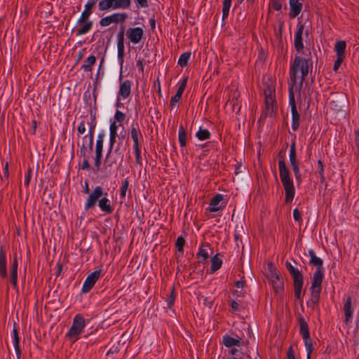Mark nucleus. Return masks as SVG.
<instances>
[{"label":"nucleus","mask_w":359,"mask_h":359,"mask_svg":"<svg viewBox=\"0 0 359 359\" xmlns=\"http://www.w3.org/2000/svg\"><path fill=\"white\" fill-rule=\"evenodd\" d=\"M149 23H150L151 29L152 30H154V29L156 27V21H155L154 18H152L149 20Z\"/></svg>","instance_id":"obj_64"},{"label":"nucleus","mask_w":359,"mask_h":359,"mask_svg":"<svg viewBox=\"0 0 359 359\" xmlns=\"http://www.w3.org/2000/svg\"><path fill=\"white\" fill-rule=\"evenodd\" d=\"M311 60L309 59L302 58L300 56H296L290 67V81L291 86L296 84L297 79V73L301 72L300 86H302L305 78L307 76L309 71Z\"/></svg>","instance_id":"obj_3"},{"label":"nucleus","mask_w":359,"mask_h":359,"mask_svg":"<svg viewBox=\"0 0 359 359\" xmlns=\"http://www.w3.org/2000/svg\"><path fill=\"white\" fill-rule=\"evenodd\" d=\"M191 57L190 52H185L182 53L178 60V65L181 67H185L187 65L188 60Z\"/></svg>","instance_id":"obj_39"},{"label":"nucleus","mask_w":359,"mask_h":359,"mask_svg":"<svg viewBox=\"0 0 359 359\" xmlns=\"http://www.w3.org/2000/svg\"><path fill=\"white\" fill-rule=\"evenodd\" d=\"M344 58L345 57H341V56L340 57L337 56V60H335L334 64V67H333V70L334 72H337L338 70V69L339 68L341 64L344 61Z\"/></svg>","instance_id":"obj_49"},{"label":"nucleus","mask_w":359,"mask_h":359,"mask_svg":"<svg viewBox=\"0 0 359 359\" xmlns=\"http://www.w3.org/2000/svg\"><path fill=\"white\" fill-rule=\"evenodd\" d=\"M9 177V171H8V163H6L4 168V175L1 176V179L3 180V177H5L6 180L8 179Z\"/></svg>","instance_id":"obj_57"},{"label":"nucleus","mask_w":359,"mask_h":359,"mask_svg":"<svg viewBox=\"0 0 359 359\" xmlns=\"http://www.w3.org/2000/svg\"><path fill=\"white\" fill-rule=\"evenodd\" d=\"M126 118V115L121 111L117 110L115 113V119L117 122L122 123Z\"/></svg>","instance_id":"obj_47"},{"label":"nucleus","mask_w":359,"mask_h":359,"mask_svg":"<svg viewBox=\"0 0 359 359\" xmlns=\"http://www.w3.org/2000/svg\"><path fill=\"white\" fill-rule=\"evenodd\" d=\"M271 6L274 10H276L277 11H279L281 10L282 4H281L280 1H279V0H271Z\"/></svg>","instance_id":"obj_48"},{"label":"nucleus","mask_w":359,"mask_h":359,"mask_svg":"<svg viewBox=\"0 0 359 359\" xmlns=\"http://www.w3.org/2000/svg\"><path fill=\"white\" fill-rule=\"evenodd\" d=\"M218 254L215 255L211 259L210 270L212 273L220 269L222 264V260L218 257Z\"/></svg>","instance_id":"obj_33"},{"label":"nucleus","mask_w":359,"mask_h":359,"mask_svg":"<svg viewBox=\"0 0 359 359\" xmlns=\"http://www.w3.org/2000/svg\"><path fill=\"white\" fill-rule=\"evenodd\" d=\"M196 136L199 140L203 141L210 137V133L207 129L200 128Z\"/></svg>","instance_id":"obj_37"},{"label":"nucleus","mask_w":359,"mask_h":359,"mask_svg":"<svg viewBox=\"0 0 359 359\" xmlns=\"http://www.w3.org/2000/svg\"><path fill=\"white\" fill-rule=\"evenodd\" d=\"M318 165L319 169V174L321 177V179H324V168H323V163L321 160L318 161Z\"/></svg>","instance_id":"obj_53"},{"label":"nucleus","mask_w":359,"mask_h":359,"mask_svg":"<svg viewBox=\"0 0 359 359\" xmlns=\"http://www.w3.org/2000/svg\"><path fill=\"white\" fill-rule=\"evenodd\" d=\"M144 34L143 29L141 27L129 28L126 32V36L133 43H138Z\"/></svg>","instance_id":"obj_14"},{"label":"nucleus","mask_w":359,"mask_h":359,"mask_svg":"<svg viewBox=\"0 0 359 359\" xmlns=\"http://www.w3.org/2000/svg\"><path fill=\"white\" fill-rule=\"evenodd\" d=\"M116 135H114V136L113 135H110L109 149V151H108L107 156H106V160L107 161V159L110 158V154L111 153L113 147H114V143L116 142Z\"/></svg>","instance_id":"obj_45"},{"label":"nucleus","mask_w":359,"mask_h":359,"mask_svg":"<svg viewBox=\"0 0 359 359\" xmlns=\"http://www.w3.org/2000/svg\"><path fill=\"white\" fill-rule=\"evenodd\" d=\"M130 135L133 141V147H140L139 136H141L142 135L140 130L133 126L130 130Z\"/></svg>","instance_id":"obj_32"},{"label":"nucleus","mask_w":359,"mask_h":359,"mask_svg":"<svg viewBox=\"0 0 359 359\" xmlns=\"http://www.w3.org/2000/svg\"><path fill=\"white\" fill-rule=\"evenodd\" d=\"M232 0H223V7H222V18L224 20L229 15V9L231 5Z\"/></svg>","instance_id":"obj_38"},{"label":"nucleus","mask_w":359,"mask_h":359,"mask_svg":"<svg viewBox=\"0 0 359 359\" xmlns=\"http://www.w3.org/2000/svg\"><path fill=\"white\" fill-rule=\"evenodd\" d=\"M116 130H117V126L116 125V123L113 122L110 125V135H113V136L117 135Z\"/></svg>","instance_id":"obj_56"},{"label":"nucleus","mask_w":359,"mask_h":359,"mask_svg":"<svg viewBox=\"0 0 359 359\" xmlns=\"http://www.w3.org/2000/svg\"><path fill=\"white\" fill-rule=\"evenodd\" d=\"M205 248H208V245H202L200 249L199 252H198L197 255L198 257H201L203 258V260H206L209 257L208 250Z\"/></svg>","instance_id":"obj_41"},{"label":"nucleus","mask_w":359,"mask_h":359,"mask_svg":"<svg viewBox=\"0 0 359 359\" xmlns=\"http://www.w3.org/2000/svg\"><path fill=\"white\" fill-rule=\"evenodd\" d=\"M0 275L2 278L7 276L6 255L1 248H0Z\"/></svg>","instance_id":"obj_26"},{"label":"nucleus","mask_w":359,"mask_h":359,"mask_svg":"<svg viewBox=\"0 0 359 359\" xmlns=\"http://www.w3.org/2000/svg\"><path fill=\"white\" fill-rule=\"evenodd\" d=\"M88 125H89L88 147H89V151L91 152L93 151L94 131H95V129L96 127V121H95V116L91 117V121L90 123H88Z\"/></svg>","instance_id":"obj_23"},{"label":"nucleus","mask_w":359,"mask_h":359,"mask_svg":"<svg viewBox=\"0 0 359 359\" xmlns=\"http://www.w3.org/2000/svg\"><path fill=\"white\" fill-rule=\"evenodd\" d=\"M118 57L123 62V57L124 54V33L123 30L121 31L118 34Z\"/></svg>","instance_id":"obj_25"},{"label":"nucleus","mask_w":359,"mask_h":359,"mask_svg":"<svg viewBox=\"0 0 359 359\" xmlns=\"http://www.w3.org/2000/svg\"><path fill=\"white\" fill-rule=\"evenodd\" d=\"M239 304L235 301V300H233L231 302V308L233 309V311H240L241 310L239 309Z\"/></svg>","instance_id":"obj_61"},{"label":"nucleus","mask_w":359,"mask_h":359,"mask_svg":"<svg viewBox=\"0 0 359 359\" xmlns=\"http://www.w3.org/2000/svg\"><path fill=\"white\" fill-rule=\"evenodd\" d=\"M98 206L102 211L110 214L113 212V208L110 204L109 200L107 197H102L98 201Z\"/></svg>","instance_id":"obj_22"},{"label":"nucleus","mask_w":359,"mask_h":359,"mask_svg":"<svg viewBox=\"0 0 359 359\" xmlns=\"http://www.w3.org/2000/svg\"><path fill=\"white\" fill-rule=\"evenodd\" d=\"M95 5V0H90L88 1V3L85 5L84 11L82 12L79 19L77 21V24H80L81 22L88 20L90 15L92 13V9Z\"/></svg>","instance_id":"obj_17"},{"label":"nucleus","mask_w":359,"mask_h":359,"mask_svg":"<svg viewBox=\"0 0 359 359\" xmlns=\"http://www.w3.org/2000/svg\"><path fill=\"white\" fill-rule=\"evenodd\" d=\"M103 139L104 135L100 134L97 137L95 146V166L96 170L98 171L101 165V159L102 156V149H103Z\"/></svg>","instance_id":"obj_13"},{"label":"nucleus","mask_w":359,"mask_h":359,"mask_svg":"<svg viewBox=\"0 0 359 359\" xmlns=\"http://www.w3.org/2000/svg\"><path fill=\"white\" fill-rule=\"evenodd\" d=\"M185 239L182 236H179L176 241V248L179 252H182L185 244Z\"/></svg>","instance_id":"obj_42"},{"label":"nucleus","mask_w":359,"mask_h":359,"mask_svg":"<svg viewBox=\"0 0 359 359\" xmlns=\"http://www.w3.org/2000/svg\"><path fill=\"white\" fill-rule=\"evenodd\" d=\"M178 136L180 146L182 147H185L187 144V131L182 126H180L179 128Z\"/></svg>","instance_id":"obj_35"},{"label":"nucleus","mask_w":359,"mask_h":359,"mask_svg":"<svg viewBox=\"0 0 359 359\" xmlns=\"http://www.w3.org/2000/svg\"><path fill=\"white\" fill-rule=\"evenodd\" d=\"M79 25H81V27L76 29V36L83 35L88 33L93 27V22L88 20Z\"/></svg>","instance_id":"obj_24"},{"label":"nucleus","mask_w":359,"mask_h":359,"mask_svg":"<svg viewBox=\"0 0 359 359\" xmlns=\"http://www.w3.org/2000/svg\"><path fill=\"white\" fill-rule=\"evenodd\" d=\"M86 327V321L83 316H75L72 326L66 334V337L73 342L79 339Z\"/></svg>","instance_id":"obj_7"},{"label":"nucleus","mask_w":359,"mask_h":359,"mask_svg":"<svg viewBox=\"0 0 359 359\" xmlns=\"http://www.w3.org/2000/svg\"><path fill=\"white\" fill-rule=\"evenodd\" d=\"M346 43L345 41H339L335 43L334 50L337 53V56L345 57V49Z\"/></svg>","instance_id":"obj_30"},{"label":"nucleus","mask_w":359,"mask_h":359,"mask_svg":"<svg viewBox=\"0 0 359 359\" xmlns=\"http://www.w3.org/2000/svg\"><path fill=\"white\" fill-rule=\"evenodd\" d=\"M267 278L273 291L279 294L283 291L284 283L281 274L272 262L268 263Z\"/></svg>","instance_id":"obj_5"},{"label":"nucleus","mask_w":359,"mask_h":359,"mask_svg":"<svg viewBox=\"0 0 359 359\" xmlns=\"http://www.w3.org/2000/svg\"><path fill=\"white\" fill-rule=\"evenodd\" d=\"M77 130H78V133L81 135V134H83L86 131V125H85V121H82L79 125L78 126V128H77Z\"/></svg>","instance_id":"obj_54"},{"label":"nucleus","mask_w":359,"mask_h":359,"mask_svg":"<svg viewBox=\"0 0 359 359\" xmlns=\"http://www.w3.org/2000/svg\"><path fill=\"white\" fill-rule=\"evenodd\" d=\"M287 359H295L294 353L292 346H290L287 353Z\"/></svg>","instance_id":"obj_60"},{"label":"nucleus","mask_w":359,"mask_h":359,"mask_svg":"<svg viewBox=\"0 0 359 359\" xmlns=\"http://www.w3.org/2000/svg\"><path fill=\"white\" fill-rule=\"evenodd\" d=\"M187 79H188L187 77H186L183 79V81L180 83V85L177 90V93L171 98L170 103V107H173L176 104V103L180 100L182 95L183 94L184 89L186 88Z\"/></svg>","instance_id":"obj_18"},{"label":"nucleus","mask_w":359,"mask_h":359,"mask_svg":"<svg viewBox=\"0 0 359 359\" xmlns=\"http://www.w3.org/2000/svg\"><path fill=\"white\" fill-rule=\"evenodd\" d=\"M223 344L228 348L238 346L240 345V340L229 335H224L223 337Z\"/></svg>","instance_id":"obj_28"},{"label":"nucleus","mask_w":359,"mask_h":359,"mask_svg":"<svg viewBox=\"0 0 359 359\" xmlns=\"http://www.w3.org/2000/svg\"><path fill=\"white\" fill-rule=\"evenodd\" d=\"M285 267L293 279L294 297L297 299H300L304 283L302 274L297 268L288 261L285 262Z\"/></svg>","instance_id":"obj_6"},{"label":"nucleus","mask_w":359,"mask_h":359,"mask_svg":"<svg viewBox=\"0 0 359 359\" xmlns=\"http://www.w3.org/2000/svg\"><path fill=\"white\" fill-rule=\"evenodd\" d=\"M351 297H348L344 303V314H351L352 309H351Z\"/></svg>","instance_id":"obj_43"},{"label":"nucleus","mask_w":359,"mask_h":359,"mask_svg":"<svg viewBox=\"0 0 359 359\" xmlns=\"http://www.w3.org/2000/svg\"><path fill=\"white\" fill-rule=\"evenodd\" d=\"M245 284V282L243 280H238L236 282L235 285L238 288H243Z\"/></svg>","instance_id":"obj_63"},{"label":"nucleus","mask_w":359,"mask_h":359,"mask_svg":"<svg viewBox=\"0 0 359 359\" xmlns=\"http://www.w3.org/2000/svg\"><path fill=\"white\" fill-rule=\"evenodd\" d=\"M95 56L90 55L84 60L83 64L81 66V69H83L84 72H91L92 67L95 65Z\"/></svg>","instance_id":"obj_29"},{"label":"nucleus","mask_w":359,"mask_h":359,"mask_svg":"<svg viewBox=\"0 0 359 359\" xmlns=\"http://www.w3.org/2000/svg\"><path fill=\"white\" fill-rule=\"evenodd\" d=\"M293 217L295 221L302 222L301 214L297 208L293 210Z\"/></svg>","instance_id":"obj_52"},{"label":"nucleus","mask_w":359,"mask_h":359,"mask_svg":"<svg viewBox=\"0 0 359 359\" xmlns=\"http://www.w3.org/2000/svg\"><path fill=\"white\" fill-rule=\"evenodd\" d=\"M278 168L280 181L285 192V203H290L294 199L295 189L293 180L290 177V171L287 168L284 158L279 160Z\"/></svg>","instance_id":"obj_2"},{"label":"nucleus","mask_w":359,"mask_h":359,"mask_svg":"<svg viewBox=\"0 0 359 359\" xmlns=\"http://www.w3.org/2000/svg\"><path fill=\"white\" fill-rule=\"evenodd\" d=\"M302 339L304 341V346L306 351V359H311V353L314 349L312 340L310 336Z\"/></svg>","instance_id":"obj_31"},{"label":"nucleus","mask_w":359,"mask_h":359,"mask_svg":"<svg viewBox=\"0 0 359 359\" xmlns=\"http://www.w3.org/2000/svg\"><path fill=\"white\" fill-rule=\"evenodd\" d=\"M136 1L142 8H147L149 6L147 0H136Z\"/></svg>","instance_id":"obj_62"},{"label":"nucleus","mask_w":359,"mask_h":359,"mask_svg":"<svg viewBox=\"0 0 359 359\" xmlns=\"http://www.w3.org/2000/svg\"><path fill=\"white\" fill-rule=\"evenodd\" d=\"M299 164V163H295V164L291 165V167L293 170V172L295 176V179H296L297 184H300L302 183V175L300 173Z\"/></svg>","instance_id":"obj_40"},{"label":"nucleus","mask_w":359,"mask_h":359,"mask_svg":"<svg viewBox=\"0 0 359 359\" xmlns=\"http://www.w3.org/2000/svg\"><path fill=\"white\" fill-rule=\"evenodd\" d=\"M32 174V169L29 168L27 170V172L25 175V182H24L25 185L26 187H28L30 183Z\"/></svg>","instance_id":"obj_51"},{"label":"nucleus","mask_w":359,"mask_h":359,"mask_svg":"<svg viewBox=\"0 0 359 359\" xmlns=\"http://www.w3.org/2000/svg\"><path fill=\"white\" fill-rule=\"evenodd\" d=\"M308 252L310 257L309 264L317 267L312 278L310 289L311 292V304L315 305L319 301L321 292V285L324 277L323 262L320 257L316 256L313 250L311 249Z\"/></svg>","instance_id":"obj_1"},{"label":"nucleus","mask_w":359,"mask_h":359,"mask_svg":"<svg viewBox=\"0 0 359 359\" xmlns=\"http://www.w3.org/2000/svg\"><path fill=\"white\" fill-rule=\"evenodd\" d=\"M223 200V196L222 194H217L210 201V208H208L209 212H215L219 211L222 209V206H219V204Z\"/></svg>","instance_id":"obj_20"},{"label":"nucleus","mask_w":359,"mask_h":359,"mask_svg":"<svg viewBox=\"0 0 359 359\" xmlns=\"http://www.w3.org/2000/svg\"><path fill=\"white\" fill-rule=\"evenodd\" d=\"M289 102L291 107L292 112V128L294 131H296L299 126V114L298 113L294 95L293 93L292 87H290L289 90Z\"/></svg>","instance_id":"obj_9"},{"label":"nucleus","mask_w":359,"mask_h":359,"mask_svg":"<svg viewBox=\"0 0 359 359\" xmlns=\"http://www.w3.org/2000/svg\"><path fill=\"white\" fill-rule=\"evenodd\" d=\"M304 29V25L301 24L298 25L297 30L294 36V47L298 52H300L304 48L302 34Z\"/></svg>","instance_id":"obj_15"},{"label":"nucleus","mask_w":359,"mask_h":359,"mask_svg":"<svg viewBox=\"0 0 359 359\" xmlns=\"http://www.w3.org/2000/svg\"><path fill=\"white\" fill-rule=\"evenodd\" d=\"M127 17L128 15L126 13H114L111 15L102 18L100 21V25L102 27H107L111 23L123 22Z\"/></svg>","instance_id":"obj_10"},{"label":"nucleus","mask_w":359,"mask_h":359,"mask_svg":"<svg viewBox=\"0 0 359 359\" xmlns=\"http://www.w3.org/2000/svg\"><path fill=\"white\" fill-rule=\"evenodd\" d=\"M101 271V270H96L87 276L83 285V292H88L92 289V287L94 286V285L98 280Z\"/></svg>","instance_id":"obj_12"},{"label":"nucleus","mask_w":359,"mask_h":359,"mask_svg":"<svg viewBox=\"0 0 359 359\" xmlns=\"http://www.w3.org/2000/svg\"><path fill=\"white\" fill-rule=\"evenodd\" d=\"M89 168H90V164L88 163L87 157H86V158L83 159V162H82V165H81V169H83V170H88Z\"/></svg>","instance_id":"obj_59"},{"label":"nucleus","mask_w":359,"mask_h":359,"mask_svg":"<svg viewBox=\"0 0 359 359\" xmlns=\"http://www.w3.org/2000/svg\"><path fill=\"white\" fill-rule=\"evenodd\" d=\"M130 4V0H100L98 3V8L101 11L110 9H126L128 8Z\"/></svg>","instance_id":"obj_8"},{"label":"nucleus","mask_w":359,"mask_h":359,"mask_svg":"<svg viewBox=\"0 0 359 359\" xmlns=\"http://www.w3.org/2000/svg\"><path fill=\"white\" fill-rule=\"evenodd\" d=\"M87 152H88L87 147L85 144H83L80 149V154H81V156L83 157V158H86V157H87Z\"/></svg>","instance_id":"obj_55"},{"label":"nucleus","mask_w":359,"mask_h":359,"mask_svg":"<svg viewBox=\"0 0 359 359\" xmlns=\"http://www.w3.org/2000/svg\"><path fill=\"white\" fill-rule=\"evenodd\" d=\"M103 195V189L102 188L100 187V186H97L96 187L94 190L93 191V192L91 194H90L88 199H87V201H86V205H85V209L86 210H89L92 208H93L97 200L101 198Z\"/></svg>","instance_id":"obj_11"},{"label":"nucleus","mask_w":359,"mask_h":359,"mask_svg":"<svg viewBox=\"0 0 359 359\" xmlns=\"http://www.w3.org/2000/svg\"><path fill=\"white\" fill-rule=\"evenodd\" d=\"M290 4V17L294 18L301 13L303 7L302 3L299 0H289Z\"/></svg>","instance_id":"obj_16"},{"label":"nucleus","mask_w":359,"mask_h":359,"mask_svg":"<svg viewBox=\"0 0 359 359\" xmlns=\"http://www.w3.org/2000/svg\"><path fill=\"white\" fill-rule=\"evenodd\" d=\"M131 91V81L126 80L120 85L118 95L121 96L123 99L128 97Z\"/></svg>","instance_id":"obj_21"},{"label":"nucleus","mask_w":359,"mask_h":359,"mask_svg":"<svg viewBox=\"0 0 359 359\" xmlns=\"http://www.w3.org/2000/svg\"><path fill=\"white\" fill-rule=\"evenodd\" d=\"M13 346L16 347L19 345V337L18 331L15 328L13 330Z\"/></svg>","instance_id":"obj_46"},{"label":"nucleus","mask_w":359,"mask_h":359,"mask_svg":"<svg viewBox=\"0 0 359 359\" xmlns=\"http://www.w3.org/2000/svg\"><path fill=\"white\" fill-rule=\"evenodd\" d=\"M128 186H129V181L128 179H126L123 181L122 182V185H121V196L122 198H125L126 197V191L128 189Z\"/></svg>","instance_id":"obj_44"},{"label":"nucleus","mask_w":359,"mask_h":359,"mask_svg":"<svg viewBox=\"0 0 359 359\" xmlns=\"http://www.w3.org/2000/svg\"><path fill=\"white\" fill-rule=\"evenodd\" d=\"M173 290L171 292L170 297L168 299V306L171 308L174 303L175 297L173 295Z\"/></svg>","instance_id":"obj_58"},{"label":"nucleus","mask_w":359,"mask_h":359,"mask_svg":"<svg viewBox=\"0 0 359 359\" xmlns=\"http://www.w3.org/2000/svg\"><path fill=\"white\" fill-rule=\"evenodd\" d=\"M290 165H293V164H295V163H299V161L297 160V152H296V147H295V143L293 142L291 145H290Z\"/></svg>","instance_id":"obj_36"},{"label":"nucleus","mask_w":359,"mask_h":359,"mask_svg":"<svg viewBox=\"0 0 359 359\" xmlns=\"http://www.w3.org/2000/svg\"><path fill=\"white\" fill-rule=\"evenodd\" d=\"M135 154V162L137 164H141L140 147H134Z\"/></svg>","instance_id":"obj_50"},{"label":"nucleus","mask_w":359,"mask_h":359,"mask_svg":"<svg viewBox=\"0 0 359 359\" xmlns=\"http://www.w3.org/2000/svg\"><path fill=\"white\" fill-rule=\"evenodd\" d=\"M299 324L300 327V334L302 338L309 337L310 333L307 321L303 317H300L299 318Z\"/></svg>","instance_id":"obj_27"},{"label":"nucleus","mask_w":359,"mask_h":359,"mask_svg":"<svg viewBox=\"0 0 359 359\" xmlns=\"http://www.w3.org/2000/svg\"><path fill=\"white\" fill-rule=\"evenodd\" d=\"M121 144L118 143V146L114 150L115 154H116V158H114L112 161H111V158L108 160L110 161L109 166H111L113 164H116L117 161H123V154L121 151Z\"/></svg>","instance_id":"obj_34"},{"label":"nucleus","mask_w":359,"mask_h":359,"mask_svg":"<svg viewBox=\"0 0 359 359\" xmlns=\"http://www.w3.org/2000/svg\"><path fill=\"white\" fill-rule=\"evenodd\" d=\"M264 109L261 118L272 116L276 109L275 87L272 84L266 83L264 89Z\"/></svg>","instance_id":"obj_4"},{"label":"nucleus","mask_w":359,"mask_h":359,"mask_svg":"<svg viewBox=\"0 0 359 359\" xmlns=\"http://www.w3.org/2000/svg\"><path fill=\"white\" fill-rule=\"evenodd\" d=\"M18 266V257H17V255L15 254L13 256V263L11 266V283L14 287L17 286Z\"/></svg>","instance_id":"obj_19"}]
</instances>
